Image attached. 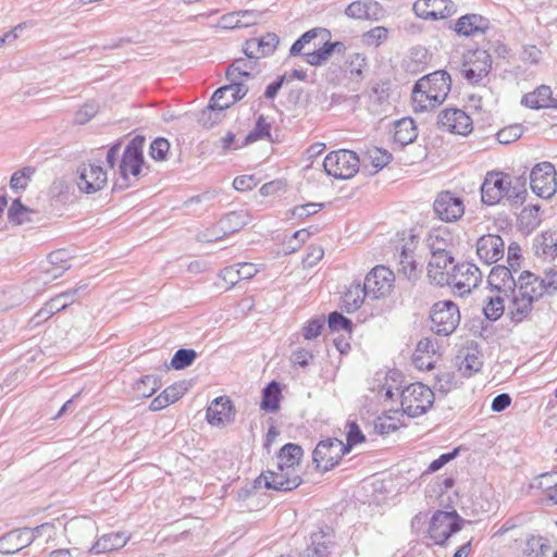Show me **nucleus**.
<instances>
[{
    "label": "nucleus",
    "mask_w": 557,
    "mask_h": 557,
    "mask_svg": "<svg viewBox=\"0 0 557 557\" xmlns=\"http://www.w3.org/2000/svg\"><path fill=\"white\" fill-rule=\"evenodd\" d=\"M522 135V126L519 124L509 125L504 127L496 134V138L499 144L508 145L517 139H519Z\"/></svg>",
    "instance_id": "nucleus-55"
},
{
    "label": "nucleus",
    "mask_w": 557,
    "mask_h": 557,
    "mask_svg": "<svg viewBox=\"0 0 557 557\" xmlns=\"http://www.w3.org/2000/svg\"><path fill=\"white\" fill-rule=\"evenodd\" d=\"M430 60L429 52L423 47H413L410 49L408 57L404 61L407 72L418 74L424 71Z\"/></svg>",
    "instance_id": "nucleus-39"
},
{
    "label": "nucleus",
    "mask_w": 557,
    "mask_h": 557,
    "mask_svg": "<svg viewBox=\"0 0 557 557\" xmlns=\"http://www.w3.org/2000/svg\"><path fill=\"white\" fill-rule=\"evenodd\" d=\"M458 386V381L456 380V375L451 372L444 371L437 374L436 376V385L435 387L446 394L453 388Z\"/></svg>",
    "instance_id": "nucleus-60"
},
{
    "label": "nucleus",
    "mask_w": 557,
    "mask_h": 557,
    "mask_svg": "<svg viewBox=\"0 0 557 557\" xmlns=\"http://www.w3.org/2000/svg\"><path fill=\"white\" fill-rule=\"evenodd\" d=\"M235 411L228 397H216L208 407L206 412L207 421L211 425H221L234 419Z\"/></svg>",
    "instance_id": "nucleus-26"
},
{
    "label": "nucleus",
    "mask_w": 557,
    "mask_h": 557,
    "mask_svg": "<svg viewBox=\"0 0 557 557\" xmlns=\"http://www.w3.org/2000/svg\"><path fill=\"white\" fill-rule=\"evenodd\" d=\"M533 302L534 301L511 294V301L508 306V313L511 321L520 323L529 317L533 308Z\"/></svg>",
    "instance_id": "nucleus-41"
},
{
    "label": "nucleus",
    "mask_w": 557,
    "mask_h": 557,
    "mask_svg": "<svg viewBox=\"0 0 557 557\" xmlns=\"http://www.w3.org/2000/svg\"><path fill=\"white\" fill-rule=\"evenodd\" d=\"M99 111V106L95 101L86 102L76 113L75 123L83 125L89 122Z\"/></svg>",
    "instance_id": "nucleus-57"
},
{
    "label": "nucleus",
    "mask_w": 557,
    "mask_h": 557,
    "mask_svg": "<svg viewBox=\"0 0 557 557\" xmlns=\"http://www.w3.org/2000/svg\"><path fill=\"white\" fill-rule=\"evenodd\" d=\"M433 209L436 216L444 222H455L465 213L462 199L450 191L440 193L433 203Z\"/></svg>",
    "instance_id": "nucleus-17"
},
{
    "label": "nucleus",
    "mask_w": 557,
    "mask_h": 557,
    "mask_svg": "<svg viewBox=\"0 0 557 557\" xmlns=\"http://www.w3.org/2000/svg\"><path fill=\"white\" fill-rule=\"evenodd\" d=\"M366 297H368V293H366L363 284H352L342 297V307L348 313L355 312L361 307Z\"/></svg>",
    "instance_id": "nucleus-38"
},
{
    "label": "nucleus",
    "mask_w": 557,
    "mask_h": 557,
    "mask_svg": "<svg viewBox=\"0 0 557 557\" xmlns=\"http://www.w3.org/2000/svg\"><path fill=\"white\" fill-rule=\"evenodd\" d=\"M512 272L515 271L510 267L496 265L490 272L488 284L497 293H504L505 296H508L516 284Z\"/></svg>",
    "instance_id": "nucleus-29"
},
{
    "label": "nucleus",
    "mask_w": 557,
    "mask_h": 557,
    "mask_svg": "<svg viewBox=\"0 0 557 557\" xmlns=\"http://www.w3.org/2000/svg\"><path fill=\"white\" fill-rule=\"evenodd\" d=\"M302 455L304 451L299 445L294 443L285 444L277 454V468L298 473L296 467L299 466Z\"/></svg>",
    "instance_id": "nucleus-31"
},
{
    "label": "nucleus",
    "mask_w": 557,
    "mask_h": 557,
    "mask_svg": "<svg viewBox=\"0 0 557 557\" xmlns=\"http://www.w3.org/2000/svg\"><path fill=\"white\" fill-rule=\"evenodd\" d=\"M331 541L325 535L312 536L311 545L305 550V557H329L331 554Z\"/></svg>",
    "instance_id": "nucleus-43"
},
{
    "label": "nucleus",
    "mask_w": 557,
    "mask_h": 557,
    "mask_svg": "<svg viewBox=\"0 0 557 557\" xmlns=\"http://www.w3.org/2000/svg\"><path fill=\"white\" fill-rule=\"evenodd\" d=\"M186 388L183 384H173L166 387L160 395L154 397L149 408L152 411H159L168 407L169 405L177 401L185 394Z\"/></svg>",
    "instance_id": "nucleus-36"
},
{
    "label": "nucleus",
    "mask_w": 557,
    "mask_h": 557,
    "mask_svg": "<svg viewBox=\"0 0 557 557\" xmlns=\"http://www.w3.org/2000/svg\"><path fill=\"white\" fill-rule=\"evenodd\" d=\"M360 160L357 153L347 149L332 151L323 161L326 174L337 180L351 178L358 172Z\"/></svg>",
    "instance_id": "nucleus-5"
},
{
    "label": "nucleus",
    "mask_w": 557,
    "mask_h": 557,
    "mask_svg": "<svg viewBox=\"0 0 557 557\" xmlns=\"http://www.w3.org/2000/svg\"><path fill=\"white\" fill-rule=\"evenodd\" d=\"M45 525L35 529L23 528L8 532L0 537V553L10 555L29 546Z\"/></svg>",
    "instance_id": "nucleus-14"
},
{
    "label": "nucleus",
    "mask_w": 557,
    "mask_h": 557,
    "mask_svg": "<svg viewBox=\"0 0 557 557\" xmlns=\"http://www.w3.org/2000/svg\"><path fill=\"white\" fill-rule=\"evenodd\" d=\"M77 187L82 193L95 194L101 190L108 182L107 171L98 161L82 163L77 168Z\"/></svg>",
    "instance_id": "nucleus-9"
},
{
    "label": "nucleus",
    "mask_w": 557,
    "mask_h": 557,
    "mask_svg": "<svg viewBox=\"0 0 557 557\" xmlns=\"http://www.w3.org/2000/svg\"><path fill=\"white\" fill-rule=\"evenodd\" d=\"M441 129L451 134L468 135L472 132V119L462 110L450 108L443 110L437 117Z\"/></svg>",
    "instance_id": "nucleus-15"
},
{
    "label": "nucleus",
    "mask_w": 557,
    "mask_h": 557,
    "mask_svg": "<svg viewBox=\"0 0 557 557\" xmlns=\"http://www.w3.org/2000/svg\"><path fill=\"white\" fill-rule=\"evenodd\" d=\"M431 330L441 336L453 334L460 323L459 307L451 300L435 302L430 312Z\"/></svg>",
    "instance_id": "nucleus-4"
},
{
    "label": "nucleus",
    "mask_w": 557,
    "mask_h": 557,
    "mask_svg": "<svg viewBox=\"0 0 557 557\" xmlns=\"http://www.w3.org/2000/svg\"><path fill=\"white\" fill-rule=\"evenodd\" d=\"M505 243L499 235L486 234L476 242V255L486 264L496 263L504 257Z\"/></svg>",
    "instance_id": "nucleus-19"
},
{
    "label": "nucleus",
    "mask_w": 557,
    "mask_h": 557,
    "mask_svg": "<svg viewBox=\"0 0 557 557\" xmlns=\"http://www.w3.org/2000/svg\"><path fill=\"white\" fill-rule=\"evenodd\" d=\"M347 454L344 443L338 438H326L320 441L312 453V459L317 468L322 471L333 469Z\"/></svg>",
    "instance_id": "nucleus-10"
},
{
    "label": "nucleus",
    "mask_w": 557,
    "mask_h": 557,
    "mask_svg": "<svg viewBox=\"0 0 557 557\" xmlns=\"http://www.w3.org/2000/svg\"><path fill=\"white\" fill-rule=\"evenodd\" d=\"M408 280L416 277L417 262L413 257V251L410 248L404 246L399 253V269Z\"/></svg>",
    "instance_id": "nucleus-45"
},
{
    "label": "nucleus",
    "mask_w": 557,
    "mask_h": 557,
    "mask_svg": "<svg viewBox=\"0 0 557 557\" xmlns=\"http://www.w3.org/2000/svg\"><path fill=\"white\" fill-rule=\"evenodd\" d=\"M271 124L267 121L264 115H259L255 127L247 134L244 143L239 146L257 141L262 138L270 137Z\"/></svg>",
    "instance_id": "nucleus-46"
},
{
    "label": "nucleus",
    "mask_w": 557,
    "mask_h": 557,
    "mask_svg": "<svg viewBox=\"0 0 557 557\" xmlns=\"http://www.w3.org/2000/svg\"><path fill=\"white\" fill-rule=\"evenodd\" d=\"M534 253L544 260H555L557 258V234L553 232H543L537 235L533 242Z\"/></svg>",
    "instance_id": "nucleus-30"
},
{
    "label": "nucleus",
    "mask_w": 557,
    "mask_h": 557,
    "mask_svg": "<svg viewBox=\"0 0 557 557\" xmlns=\"http://www.w3.org/2000/svg\"><path fill=\"white\" fill-rule=\"evenodd\" d=\"M505 296L504 293H496L487 298L486 305L483 307V313L490 321H497L505 310Z\"/></svg>",
    "instance_id": "nucleus-42"
},
{
    "label": "nucleus",
    "mask_w": 557,
    "mask_h": 557,
    "mask_svg": "<svg viewBox=\"0 0 557 557\" xmlns=\"http://www.w3.org/2000/svg\"><path fill=\"white\" fill-rule=\"evenodd\" d=\"M224 87H232V89L226 91V94L221 99L222 103L227 102V108L243 99L248 92V87L244 83L230 82V84L225 85Z\"/></svg>",
    "instance_id": "nucleus-52"
},
{
    "label": "nucleus",
    "mask_w": 557,
    "mask_h": 557,
    "mask_svg": "<svg viewBox=\"0 0 557 557\" xmlns=\"http://www.w3.org/2000/svg\"><path fill=\"white\" fill-rule=\"evenodd\" d=\"M510 294H515L531 301H536L543 296L544 292L540 277L529 271H523L519 275Z\"/></svg>",
    "instance_id": "nucleus-22"
},
{
    "label": "nucleus",
    "mask_w": 557,
    "mask_h": 557,
    "mask_svg": "<svg viewBox=\"0 0 557 557\" xmlns=\"http://www.w3.org/2000/svg\"><path fill=\"white\" fill-rule=\"evenodd\" d=\"M248 222L249 215L247 211H232L220 219L216 223V227L222 231V235H228L238 232L247 225Z\"/></svg>",
    "instance_id": "nucleus-33"
},
{
    "label": "nucleus",
    "mask_w": 557,
    "mask_h": 557,
    "mask_svg": "<svg viewBox=\"0 0 557 557\" xmlns=\"http://www.w3.org/2000/svg\"><path fill=\"white\" fill-rule=\"evenodd\" d=\"M318 28L310 29L306 33H304L290 47L289 49V55L297 57V55H304L305 53L302 50L307 45H309L314 38L318 36Z\"/></svg>",
    "instance_id": "nucleus-54"
},
{
    "label": "nucleus",
    "mask_w": 557,
    "mask_h": 557,
    "mask_svg": "<svg viewBox=\"0 0 557 557\" xmlns=\"http://www.w3.org/2000/svg\"><path fill=\"white\" fill-rule=\"evenodd\" d=\"M87 288V284H78L76 287L69 289L66 292L60 293L57 296L52 297L49 301L54 302L58 306V312L64 310L70 305L76 301V296L81 290H85Z\"/></svg>",
    "instance_id": "nucleus-47"
},
{
    "label": "nucleus",
    "mask_w": 557,
    "mask_h": 557,
    "mask_svg": "<svg viewBox=\"0 0 557 557\" xmlns=\"http://www.w3.org/2000/svg\"><path fill=\"white\" fill-rule=\"evenodd\" d=\"M453 253L431 255V259L428 264L429 278L436 285L446 286V283H449L450 274L447 267L453 264Z\"/></svg>",
    "instance_id": "nucleus-25"
},
{
    "label": "nucleus",
    "mask_w": 557,
    "mask_h": 557,
    "mask_svg": "<svg viewBox=\"0 0 557 557\" xmlns=\"http://www.w3.org/2000/svg\"><path fill=\"white\" fill-rule=\"evenodd\" d=\"M232 87H220L212 95L209 106L199 114L198 122L206 128H211L218 124L222 117L224 110L227 109V102L221 101L226 91Z\"/></svg>",
    "instance_id": "nucleus-20"
},
{
    "label": "nucleus",
    "mask_w": 557,
    "mask_h": 557,
    "mask_svg": "<svg viewBox=\"0 0 557 557\" xmlns=\"http://www.w3.org/2000/svg\"><path fill=\"white\" fill-rule=\"evenodd\" d=\"M462 523L456 510H437L431 518L428 533L436 545H444L454 533L461 530Z\"/></svg>",
    "instance_id": "nucleus-6"
},
{
    "label": "nucleus",
    "mask_w": 557,
    "mask_h": 557,
    "mask_svg": "<svg viewBox=\"0 0 557 557\" xmlns=\"http://www.w3.org/2000/svg\"><path fill=\"white\" fill-rule=\"evenodd\" d=\"M345 14L351 18L376 21L382 15V7L373 0H358L346 8Z\"/></svg>",
    "instance_id": "nucleus-28"
},
{
    "label": "nucleus",
    "mask_w": 557,
    "mask_h": 557,
    "mask_svg": "<svg viewBox=\"0 0 557 557\" xmlns=\"http://www.w3.org/2000/svg\"><path fill=\"white\" fill-rule=\"evenodd\" d=\"M196 358L197 352L194 349L181 348L172 357L171 367L175 370H183L189 367Z\"/></svg>",
    "instance_id": "nucleus-49"
},
{
    "label": "nucleus",
    "mask_w": 557,
    "mask_h": 557,
    "mask_svg": "<svg viewBox=\"0 0 557 557\" xmlns=\"http://www.w3.org/2000/svg\"><path fill=\"white\" fill-rule=\"evenodd\" d=\"M436 349H437V343L430 337H424L418 342L417 348H416V351L413 355H421V356L424 355L429 358H433L434 355L436 354Z\"/></svg>",
    "instance_id": "nucleus-62"
},
{
    "label": "nucleus",
    "mask_w": 557,
    "mask_h": 557,
    "mask_svg": "<svg viewBox=\"0 0 557 557\" xmlns=\"http://www.w3.org/2000/svg\"><path fill=\"white\" fill-rule=\"evenodd\" d=\"M491 26L490 20L483 15L471 13L460 16L454 25L459 36L473 37L484 34Z\"/></svg>",
    "instance_id": "nucleus-24"
},
{
    "label": "nucleus",
    "mask_w": 557,
    "mask_h": 557,
    "mask_svg": "<svg viewBox=\"0 0 557 557\" xmlns=\"http://www.w3.org/2000/svg\"><path fill=\"white\" fill-rule=\"evenodd\" d=\"M492 63V57L486 50L469 51L462 66L463 77L471 84H480L491 72Z\"/></svg>",
    "instance_id": "nucleus-11"
},
{
    "label": "nucleus",
    "mask_w": 557,
    "mask_h": 557,
    "mask_svg": "<svg viewBox=\"0 0 557 557\" xmlns=\"http://www.w3.org/2000/svg\"><path fill=\"white\" fill-rule=\"evenodd\" d=\"M333 53V48L329 45V41L324 42L323 46L311 52H305L304 57L308 64L318 66L325 62Z\"/></svg>",
    "instance_id": "nucleus-50"
},
{
    "label": "nucleus",
    "mask_w": 557,
    "mask_h": 557,
    "mask_svg": "<svg viewBox=\"0 0 557 557\" xmlns=\"http://www.w3.org/2000/svg\"><path fill=\"white\" fill-rule=\"evenodd\" d=\"M394 281L395 275L393 271L384 265H376L366 276L363 286L368 297L379 299L391 293Z\"/></svg>",
    "instance_id": "nucleus-13"
},
{
    "label": "nucleus",
    "mask_w": 557,
    "mask_h": 557,
    "mask_svg": "<svg viewBox=\"0 0 557 557\" xmlns=\"http://www.w3.org/2000/svg\"><path fill=\"white\" fill-rule=\"evenodd\" d=\"M555 474L542 473L537 478V487L547 492V498L554 504H557V485L553 486L550 483H546L547 479H552Z\"/></svg>",
    "instance_id": "nucleus-63"
},
{
    "label": "nucleus",
    "mask_w": 557,
    "mask_h": 557,
    "mask_svg": "<svg viewBox=\"0 0 557 557\" xmlns=\"http://www.w3.org/2000/svg\"><path fill=\"white\" fill-rule=\"evenodd\" d=\"M451 79L446 71H435L420 78L412 89L414 111H426L440 106L450 91Z\"/></svg>",
    "instance_id": "nucleus-1"
},
{
    "label": "nucleus",
    "mask_w": 557,
    "mask_h": 557,
    "mask_svg": "<svg viewBox=\"0 0 557 557\" xmlns=\"http://www.w3.org/2000/svg\"><path fill=\"white\" fill-rule=\"evenodd\" d=\"M368 154L371 164L376 169V171L382 170L392 160V154L388 151L376 147L369 150Z\"/></svg>",
    "instance_id": "nucleus-59"
},
{
    "label": "nucleus",
    "mask_w": 557,
    "mask_h": 557,
    "mask_svg": "<svg viewBox=\"0 0 557 557\" xmlns=\"http://www.w3.org/2000/svg\"><path fill=\"white\" fill-rule=\"evenodd\" d=\"M412 10L423 20H444L456 13V5L451 0H417Z\"/></svg>",
    "instance_id": "nucleus-16"
},
{
    "label": "nucleus",
    "mask_w": 557,
    "mask_h": 557,
    "mask_svg": "<svg viewBox=\"0 0 557 557\" xmlns=\"http://www.w3.org/2000/svg\"><path fill=\"white\" fill-rule=\"evenodd\" d=\"M282 389L277 382H270L262 391L261 409L276 412L280 409Z\"/></svg>",
    "instance_id": "nucleus-40"
},
{
    "label": "nucleus",
    "mask_w": 557,
    "mask_h": 557,
    "mask_svg": "<svg viewBox=\"0 0 557 557\" xmlns=\"http://www.w3.org/2000/svg\"><path fill=\"white\" fill-rule=\"evenodd\" d=\"M388 38V29L384 26H375L362 34L361 41L367 47H379Z\"/></svg>",
    "instance_id": "nucleus-48"
},
{
    "label": "nucleus",
    "mask_w": 557,
    "mask_h": 557,
    "mask_svg": "<svg viewBox=\"0 0 557 557\" xmlns=\"http://www.w3.org/2000/svg\"><path fill=\"white\" fill-rule=\"evenodd\" d=\"M255 59H236L226 71V77L232 83H244V79L252 76V71L256 66Z\"/></svg>",
    "instance_id": "nucleus-34"
},
{
    "label": "nucleus",
    "mask_w": 557,
    "mask_h": 557,
    "mask_svg": "<svg viewBox=\"0 0 557 557\" xmlns=\"http://www.w3.org/2000/svg\"><path fill=\"white\" fill-rule=\"evenodd\" d=\"M521 104L530 109H557V99L553 97L549 86L541 85L535 90L525 94L521 99Z\"/></svg>",
    "instance_id": "nucleus-27"
},
{
    "label": "nucleus",
    "mask_w": 557,
    "mask_h": 557,
    "mask_svg": "<svg viewBox=\"0 0 557 557\" xmlns=\"http://www.w3.org/2000/svg\"><path fill=\"white\" fill-rule=\"evenodd\" d=\"M278 41V36L274 33H268L260 38L248 39L245 42L244 53L249 59L255 60L268 57L275 51Z\"/></svg>",
    "instance_id": "nucleus-23"
},
{
    "label": "nucleus",
    "mask_w": 557,
    "mask_h": 557,
    "mask_svg": "<svg viewBox=\"0 0 557 557\" xmlns=\"http://www.w3.org/2000/svg\"><path fill=\"white\" fill-rule=\"evenodd\" d=\"M160 387V380L156 375H145L136 383V391L143 397L152 396Z\"/></svg>",
    "instance_id": "nucleus-53"
},
{
    "label": "nucleus",
    "mask_w": 557,
    "mask_h": 557,
    "mask_svg": "<svg viewBox=\"0 0 557 557\" xmlns=\"http://www.w3.org/2000/svg\"><path fill=\"white\" fill-rule=\"evenodd\" d=\"M143 146L144 137L141 136H136L126 146L119 165V177L113 185V190L128 188L132 185L129 176L134 178L139 176L144 164Z\"/></svg>",
    "instance_id": "nucleus-2"
},
{
    "label": "nucleus",
    "mask_w": 557,
    "mask_h": 557,
    "mask_svg": "<svg viewBox=\"0 0 557 557\" xmlns=\"http://www.w3.org/2000/svg\"><path fill=\"white\" fill-rule=\"evenodd\" d=\"M511 186V180L508 174L502 172H488L481 186L482 202L487 206L498 203L508 196Z\"/></svg>",
    "instance_id": "nucleus-12"
},
{
    "label": "nucleus",
    "mask_w": 557,
    "mask_h": 557,
    "mask_svg": "<svg viewBox=\"0 0 557 557\" xmlns=\"http://www.w3.org/2000/svg\"><path fill=\"white\" fill-rule=\"evenodd\" d=\"M556 170L553 163L544 161L535 164L530 172V187L532 191L548 199L557 191Z\"/></svg>",
    "instance_id": "nucleus-8"
},
{
    "label": "nucleus",
    "mask_w": 557,
    "mask_h": 557,
    "mask_svg": "<svg viewBox=\"0 0 557 557\" xmlns=\"http://www.w3.org/2000/svg\"><path fill=\"white\" fill-rule=\"evenodd\" d=\"M458 371L463 377H471L483 367V355L478 344L472 343L463 347L457 356Z\"/></svg>",
    "instance_id": "nucleus-21"
},
{
    "label": "nucleus",
    "mask_w": 557,
    "mask_h": 557,
    "mask_svg": "<svg viewBox=\"0 0 557 557\" xmlns=\"http://www.w3.org/2000/svg\"><path fill=\"white\" fill-rule=\"evenodd\" d=\"M433 391L422 384L413 383L406 386L400 393L403 411L411 418L425 413L434 404Z\"/></svg>",
    "instance_id": "nucleus-3"
},
{
    "label": "nucleus",
    "mask_w": 557,
    "mask_h": 557,
    "mask_svg": "<svg viewBox=\"0 0 557 557\" xmlns=\"http://www.w3.org/2000/svg\"><path fill=\"white\" fill-rule=\"evenodd\" d=\"M170 150V143L168 139L159 137L156 138L149 149V154L153 160L163 161Z\"/></svg>",
    "instance_id": "nucleus-58"
},
{
    "label": "nucleus",
    "mask_w": 557,
    "mask_h": 557,
    "mask_svg": "<svg viewBox=\"0 0 557 557\" xmlns=\"http://www.w3.org/2000/svg\"><path fill=\"white\" fill-rule=\"evenodd\" d=\"M28 212V208L22 203L20 198H16L8 210V219L12 223L22 224L25 222V215Z\"/></svg>",
    "instance_id": "nucleus-56"
},
{
    "label": "nucleus",
    "mask_w": 557,
    "mask_h": 557,
    "mask_svg": "<svg viewBox=\"0 0 557 557\" xmlns=\"http://www.w3.org/2000/svg\"><path fill=\"white\" fill-rule=\"evenodd\" d=\"M269 490L288 492L298 487L302 480L297 472L286 471L277 468L275 471L268 470L260 475Z\"/></svg>",
    "instance_id": "nucleus-18"
},
{
    "label": "nucleus",
    "mask_w": 557,
    "mask_h": 557,
    "mask_svg": "<svg viewBox=\"0 0 557 557\" xmlns=\"http://www.w3.org/2000/svg\"><path fill=\"white\" fill-rule=\"evenodd\" d=\"M329 327L332 332H345L347 334H351L352 332V322L348 318L344 317L342 313L334 311L330 313L327 319Z\"/></svg>",
    "instance_id": "nucleus-51"
},
{
    "label": "nucleus",
    "mask_w": 557,
    "mask_h": 557,
    "mask_svg": "<svg viewBox=\"0 0 557 557\" xmlns=\"http://www.w3.org/2000/svg\"><path fill=\"white\" fill-rule=\"evenodd\" d=\"M366 437L358 424L356 422H350L346 444H344V448H347V453H349L355 445L362 443Z\"/></svg>",
    "instance_id": "nucleus-61"
},
{
    "label": "nucleus",
    "mask_w": 557,
    "mask_h": 557,
    "mask_svg": "<svg viewBox=\"0 0 557 557\" xmlns=\"http://www.w3.org/2000/svg\"><path fill=\"white\" fill-rule=\"evenodd\" d=\"M128 537L123 532L103 534L91 547L95 554L120 549L126 545Z\"/></svg>",
    "instance_id": "nucleus-35"
},
{
    "label": "nucleus",
    "mask_w": 557,
    "mask_h": 557,
    "mask_svg": "<svg viewBox=\"0 0 557 557\" xmlns=\"http://www.w3.org/2000/svg\"><path fill=\"white\" fill-rule=\"evenodd\" d=\"M418 137L417 126L410 117L398 120L395 123L394 141L405 147Z\"/></svg>",
    "instance_id": "nucleus-37"
},
{
    "label": "nucleus",
    "mask_w": 557,
    "mask_h": 557,
    "mask_svg": "<svg viewBox=\"0 0 557 557\" xmlns=\"http://www.w3.org/2000/svg\"><path fill=\"white\" fill-rule=\"evenodd\" d=\"M482 273L476 264L472 262H461L455 264L449 274V283L446 286H451L455 294L465 296L481 283Z\"/></svg>",
    "instance_id": "nucleus-7"
},
{
    "label": "nucleus",
    "mask_w": 557,
    "mask_h": 557,
    "mask_svg": "<svg viewBox=\"0 0 557 557\" xmlns=\"http://www.w3.org/2000/svg\"><path fill=\"white\" fill-rule=\"evenodd\" d=\"M36 170L33 166H24L21 170L15 171L10 180V187L15 193L25 190L35 174Z\"/></svg>",
    "instance_id": "nucleus-44"
},
{
    "label": "nucleus",
    "mask_w": 557,
    "mask_h": 557,
    "mask_svg": "<svg viewBox=\"0 0 557 557\" xmlns=\"http://www.w3.org/2000/svg\"><path fill=\"white\" fill-rule=\"evenodd\" d=\"M453 242V235L447 228H436L429 234L428 247L431 255L451 253Z\"/></svg>",
    "instance_id": "nucleus-32"
},
{
    "label": "nucleus",
    "mask_w": 557,
    "mask_h": 557,
    "mask_svg": "<svg viewBox=\"0 0 557 557\" xmlns=\"http://www.w3.org/2000/svg\"><path fill=\"white\" fill-rule=\"evenodd\" d=\"M324 325V321L321 318H314L308 321L302 329V335L306 339H313L318 337Z\"/></svg>",
    "instance_id": "nucleus-64"
}]
</instances>
